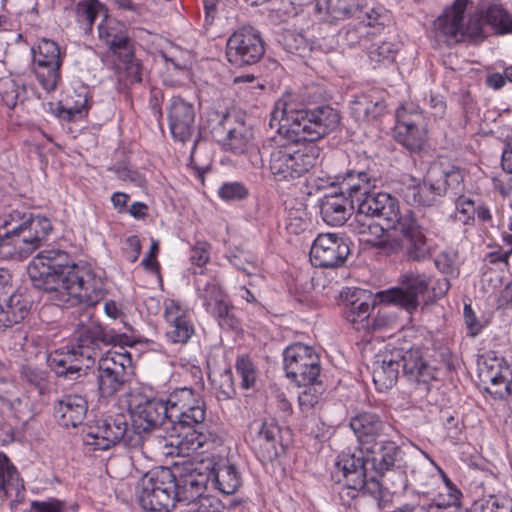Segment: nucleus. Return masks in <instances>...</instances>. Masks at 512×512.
I'll return each mask as SVG.
<instances>
[{
    "label": "nucleus",
    "instance_id": "f257e3e1",
    "mask_svg": "<svg viewBox=\"0 0 512 512\" xmlns=\"http://www.w3.org/2000/svg\"><path fill=\"white\" fill-rule=\"evenodd\" d=\"M271 121H278L280 132L293 142H309L298 147L294 143L277 146L270 154L269 169L276 181H294L310 171L321 157L315 141L335 130L340 115L330 106L313 109L287 110L285 103H277Z\"/></svg>",
    "mask_w": 512,
    "mask_h": 512
},
{
    "label": "nucleus",
    "instance_id": "f03ea898",
    "mask_svg": "<svg viewBox=\"0 0 512 512\" xmlns=\"http://www.w3.org/2000/svg\"><path fill=\"white\" fill-rule=\"evenodd\" d=\"M37 289L43 290L56 305L95 306L105 295L104 281L86 263H75L63 250L40 251L27 268Z\"/></svg>",
    "mask_w": 512,
    "mask_h": 512
},
{
    "label": "nucleus",
    "instance_id": "7ed1b4c3",
    "mask_svg": "<svg viewBox=\"0 0 512 512\" xmlns=\"http://www.w3.org/2000/svg\"><path fill=\"white\" fill-rule=\"evenodd\" d=\"M399 215L398 199L389 193L379 192L359 200L355 217L349 225L364 242L382 247L387 241L386 230L374 218L385 220L388 228L395 230Z\"/></svg>",
    "mask_w": 512,
    "mask_h": 512
},
{
    "label": "nucleus",
    "instance_id": "20e7f679",
    "mask_svg": "<svg viewBox=\"0 0 512 512\" xmlns=\"http://www.w3.org/2000/svg\"><path fill=\"white\" fill-rule=\"evenodd\" d=\"M469 4L470 0H455L438 16L433 23V31L438 41L452 45L466 39L479 42L485 38L481 19L470 17L466 20L465 12Z\"/></svg>",
    "mask_w": 512,
    "mask_h": 512
},
{
    "label": "nucleus",
    "instance_id": "39448f33",
    "mask_svg": "<svg viewBox=\"0 0 512 512\" xmlns=\"http://www.w3.org/2000/svg\"><path fill=\"white\" fill-rule=\"evenodd\" d=\"M138 500L148 512H170L178 501L175 495V473L170 468L146 474L140 481Z\"/></svg>",
    "mask_w": 512,
    "mask_h": 512
},
{
    "label": "nucleus",
    "instance_id": "423d86ee",
    "mask_svg": "<svg viewBox=\"0 0 512 512\" xmlns=\"http://www.w3.org/2000/svg\"><path fill=\"white\" fill-rule=\"evenodd\" d=\"M131 354L120 346L109 350L98 361L97 389L100 398L108 399L126 389L130 382Z\"/></svg>",
    "mask_w": 512,
    "mask_h": 512
},
{
    "label": "nucleus",
    "instance_id": "0eeeda50",
    "mask_svg": "<svg viewBox=\"0 0 512 512\" xmlns=\"http://www.w3.org/2000/svg\"><path fill=\"white\" fill-rule=\"evenodd\" d=\"M84 442L93 446L94 450H107L112 446L123 443L128 448H137L143 443V435L129 427L124 414L108 416L90 427L84 436Z\"/></svg>",
    "mask_w": 512,
    "mask_h": 512
},
{
    "label": "nucleus",
    "instance_id": "6e6552de",
    "mask_svg": "<svg viewBox=\"0 0 512 512\" xmlns=\"http://www.w3.org/2000/svg\"><path fill=\"white\" fill-rule=\"evenodd\" d=\"M210 464L186 463L176 468L175 473V495L179 504L192 509L209 502L205 496L207 484L210 480Z\"/></svg>",
    "mask_w": 512,
    "mask_h": 512
},
{
    "label": "nucleus",
    "instance_id": "1a4fd4ad",
    "mask_svg": "<svg viewBox=\"0 0 512 512\" xmlns=\"http://www.w3.org/2000/svg\"><path fill=\"white\" fill-rule=\"evenodd\" d=\"M169 421L171 429L201 427L205 420V403L199 393L192 388L182 387L168 396Z\"/></svg>",
    "mask_w": 512,
    "mask_h": 512
},
{
    "label": "nucleus",
    "instance_id": "9d476101",
    "mask_svg": "<svg viewBox=\"0 0 512 512\" xmlns=\"http://www.w3.org/2000/svg\"><path fill=\"white\" fill-rule=\"evenodd\" d=\"M264 53L261 34L251 26L239 28L227 40L226 57L235 67L253 66L261 60Z\"/></svg>",
    "mask_w": 512,
    "mask_h": 512
},
{
    "label": "nucleus",
    "instance_id": "9b49d317",
    "mask_svg": "<svg viewBox=\"0 0 512 512\" xmlns=\"http://www.w3.org/2000/svg\"><path fill=\"white\" fill-rule=\"evenodd\" d=\"M395 139L410 152L423 150L428 138L423 113L413 104L402 105L396 111Z\"/></svg>",
    "mask_w": 512,
    "mask_h": 512
},
{
    "label": "nucleus",
    "instance_id": "f8f14e48",
    "mask_svg": "<svg viewBox=\"0 0 512 512\" xmlns=\"http://www.w3.org/2000/svg\"><path fill=\"white\" fill-rule=\"evenodd\" d=\"M286 376L298 386L313 383L320 376V358L315 350L302 343L288 346L283 352Z\"/></svg>",
    "mask_w": 512,
    "mask_h": 512
},
{
    "label": "nucleus",
    "instance_id": "ddd939ff",
    "mask_svg": "<svg viewBox=\"0 0 512 512\" xmlns=\"http://www.w3.org/2000/svg\"><path fill=\"white\" fill-rule=\"evenodd\" d=\"M431 279L419 271H407L400 276L399 286L378 293L381 302L393 304L412 313L419 306V296L429 288Z\"/></svg>",
    "mask_w": 512,
    "mask_h": 512
},
{
    "label": "nucleus",
    "instance_id": "4468645a",
    "mask_svg": "<svg viewBox=\"0 0 512 512\" xmlns=\"http://www.w3.org/2000/svg\"><path fill=\"white\" fill-rule=\"evenodd\" d=\"M32 53L34 72L41 86L47 91L55 90L61 80L62 56L59 45L50 39H42L37 49H32Z\"/></svg>",
    "mask_w": 512,
    "mask_h": 512
},
{
    "label": "nucleus",
    "instance_id": "2eb2a0df",
    "mask_svg": "<svg viewBox=\"0 0 512 512\" xmlns=\"http://www.w3.org/2000/svg\"><path fill=\"white\" fill-rule=\"evenodd\" d=\"M168 398H142L137 404L129 405L132 427L141 435L149 433L164 426L165 430L171 429L169 421Z\"/></svg>",
    "mask_w": 512,
    "mask_h": 512
},
{
    "label": "nucleus",
    "instance_id": "dca6fc26",
    "mask_svg": "<svg viewBox=\"0 0 512 512\" xmlns=\"http://www.w3.org/2000/svg\"><path fill=\"white\" fill-rule=\"evenodd\" d=\"M479 377L482 382H489L486 390L496 398H506L511 394L512 370L503 358L493 351L487 352L478 359Z\"/></svg>",
    "mask_w": 512,
    "mask_h": 512
},
{
    "label": "nucleus",
    "instance_id": "f3484780",
    "mask_svg": "<svg viewBox=\"0 0 512 512\" xmlns=\"http://www.w3.org/2000/svg\"><path fill=\"white\" fill-rule=\"evenodd\" d=\"M350 427L355 433L359 448L364 451L377 445V442L386 437H398L396 428L380 418L379 415L363 412L352 417Z\"/></svg>",
    "mask_w": 512,
    "mask_h": 512
},
{
    "label": "nucleus",
    "instance_id": "a211bd4d",
    "mask_svg": "<svg viewBox=\"0 0 512 512\" xmlns=\"http://www.w3.org/2000/svg\"><path fill=\"white\" fill-rule=\"evenodd\" d=\"M349 254L346 239L335 233H325L314 240L310 260L316 267L334 268L343 265Z\"/></svg>",
    "mask_w": 512,
    "mask_h": 512
},
{
    "label": "nucleus",
    "instance_id": "6ab92c4d",
    "mask_svg": "<svg viewBox=\"0 0 512 512\" xmlns=\"http://www.w3.org/2000/svg\"><path fill=\"white\" fill-rule=\"evenodd\" d=\"M395 230L404 238L405 254L409 260L420 261L430 255L425 228L412 210L400 211Z\"/></svg>",
    "mask_w": 512,
    "mask_h": 512
},
{
    "label": "nucleus",
    "instance_id": "aec40b11",
    "mask_svg": "<svg viewBox=\"0 0 512 512\" xmlns=\"http://www.w3.org/2000/svg\"><path fill=\"white\" fill-rule=\"evenodd\" d=\"M77 344L72 346L74 351L91 350L94 353H100L103 347L113 345L118 350L117 346H127L131 342L126 334L116 333L112 329H106L101 324L92 322L78 330Z\"/></svg>",
    "mask_w": 512,
    "mask_h": 512
},
{
    "label": "nucleus",
    "instance_id": "412c9836",
    "mask_svg": "<svg viewBox=\"0 0 512 512\" xmlns=\"http://www.w3.org/2000/svg\"><path fill=\"white\" fill-rule=\"evenodd\" d=\"M325 5L326 12L336 20L366 18L369 24H385L389 19L383 7H371L368 0H325Z\"/></svg>",
    "mask_w": 512,
    "mask_h": 512
},
{
    "label": "nucleus",
    "instance_id": "4be33fe9",
    "mask_svg": "<svg viewBox=\"0 0 512 512\" xmlns=\"http://www.w3.org/2000/svg\"><path fill=\"white\" fill-rule=\"evenodd\" d=\"M168 121L175 140L182 143L189 141L196 132L193 104L181 97H173L168 106Z\"/></svg>",
    "mask_w": 512,
    "mask_h": 512
},
{
    "label": "nucleus",
    "instance_id": "5701e85b",
    "mask_svg": "<svg viewBox=\"0 0 512 512\" xmlns=\"http://www.w3.org/2000/svg\"><path fill=\"white\" fill-rule=\"evenodd\" d=\"M378 177L375 172L348 170L344 174L328 175L326 184L329 186L340 185L341 193H348L352 198L351 202L362 200L367 195H376L377 193H370L369 190L375 187Z\"/></svg>",
    "mask_w": 512,
    "mask_h": 512
},
{
    "label": "nucleus",
    "instance_id": "b1692460",
    "mask_svg": "<svg viewBox=\"0 0 512 512\" xmlns=\"http://www.w3.org/2000/svg\"><path fill=\"white\" fill-rule=\"evenodd\" d=\"M440 167L434 164L421 183L412 184L404 191L405 200L414 205L432 206L445 194V185L437 181Z\"/></svg>",
    "mask_w": 512,
    "mask_h": 512
},
{
    "label": "nucleus",
    "instance_id": "393cba45",
    "mask_svg": "<svg viewBox=\"0 0 512 512\" xmlns=\"http://www.w3.org/2000/svg\"><path fill=\"white\" fill-rule=\"evenodd\" d=\"M251 448L261 462L272 461L277 457V444L280 440V428L273 421L254 423Z\"/></svg>",
    "mask_w": 512,
    "mask_h": 512
},
{
    "label": "nucleus",
    "instance_id": "a878e982",
    "mask_svg": "<svg viewBox=\"0 0 512 512\" xmlns=\"http://www.w3.org/2000/svg\"><path fill=\"white\" fill-rule=\"evenodd\" d=\"M400 363L403 373L409 381L418 385H427L436 379L437 369L432 366L418 348H412L405 352L401 350Z\"/></svg>",
    "mask_w": 512,
    "mask_h": 512
},
{
    "label": "nucleus",
    "instance_id": "bb28decb",
    "mask_svg": "<svg viewBox=\"0 0 512 512\" xmlns=\"http://www.w3.org/2000/svg\"><path fill=\"white\" fill-rule=\"evenodd\" d=\"M398 437H386L385 439L377 442L374 447L365 450V453L370 456L373 469L379 473L392 470L400 465L403 460L404 452L400 445L397 443Z\"/></svg>",
    "mask_w": 512,
    "mask_h": 512
},
{
    "label": "nucleus",
    "instance_id": "cd10ccee",
    "mask_svg": "<svg viewBox=\"0 0 512 512\" xmlns=\"http://www.w3.org/2000/svg\"><path fill=\"white\" fill-rule=\"evenodd\" d=\"M99 38L109 46L119 59H129L133 54L134 43L125 27L116 21L106 20L98 25Z\"/></svg>",
    "mask_w": 512,
    "mask_h": 512
},
{
    "label": "nucleus",
    "instance_id": "c85d7f7f",
    "mask_svg": "<svg viewBox=\"0 0 512 512\" xmlns=\"http://www.w3.org/2000/svg\"><path fill=\"white\" fill-rule=\"evenodd\" d=\"M88 402L83 395L68 393L55 401L54 416L65 427H76L85 419Z\"/></svg>",
    "mask_w": 512,
    "mask_h": 512
},
{
    "label": "nucleus",
    "instance_id": "c756f323",
    "mask_svg": "<svg viewBox=\"0 0 512 512\" xmlns=\"http://www.w3.org/2000/svg\"><path fill=\"white\" fill-rule=\"evenodd\" d=\"M365 451L357 448L354 451L343 452L336 461V467L342 472L344 482L360 486L367 485V459Z\"/></svg>",
    "mask_w": 512,
    "mask_h": 512
},
{
    "label": "nucleus",
    "instance_id": "7c9ffc66",
    "mask_svg": "<svg viewBox=\"0 0 512 512\" xmlns=\"http://www.w3.org/2000/svg\"><path fill=\"white\" fill-rule=\"evenodd\" d=\"M401 350L378 355L373 363V382L379 391L393 387L399 375Z\"/></svg>",
    "mask_w": 512,
    "mask_h": 512
},
{
    "label": "nucleus",
    "instance_id": "2f4dec72",
    "mask_svg": "<svg viewBox=\"0 0 512 512\" xmlns=\"http://www.w3.org/2000/svg\"><path fill=\"white\" fill-rule=\"evenodd\" d=\"M30 302L19 293L8 294L0 302V330L21 322L30 311Z\"/></svg>",
    "mask_w": 512,
    "mask_h": 512
},
{
    "label": "nucleus",
    "instance_id": "473e14b6",
    "mask_svg": "<svg viewBox=\"0 0 512 512\" xmlns=\"http://www.w3.org/2000/svg\"><path fill=\"white\" fill-rule=\"evenodd\" d=\"M78 360L79 358L72 347L67 351L56 350L47 358L49 367L56 375L69 380H77L82 377L83 367L77 363Z\"/></svg>",
    "mask_w": 512,
    "mask_h": 512
},
{
    "label": "nucleus",
    "instance_id": "72a5a7b5",
    "mask_svg": "<svg viewBox=\"0 0 512 512\" xmlns=\"http://www.w3.org/2000/svg\"><path fill=\"white\" fill-rule=\"evenodd\" d=\"M320 214L325 223L331 226H342L351 215L348 200L337 194L325 195L320 200Z\"/></svg>",
    "mask_w": 512,
    "mask_h": 512
},
{
    "label": "nucleus",
    "instance_id": "f704fd0d",
    "mask_svg": "<svg viewBox=\"0 0 512 512\" xmlns=\"http://www.w3.org/2000/svg\"><path fill=\"white\" fill-rule=\"evenodd\" d=\"M210 464V479H213L214 486L223 494L235 493L241 485V477L236 467L228 462Z\"/></svg>",
    "mask_w": 512,
    "mask_h": 512
},
{
    "label": "nucleus",
    "instance_id": "c9c22d12",
    "mask_svg": "<svg viewBox=\"0 0 512 512\" xmlns=\"http://www.w3.org/2000/svg\"><path fill=\"white\" fill-rule=\"evenodd\" d=\"M374 307V304L368 300H362L361 297L348 300L345 309L346 319L357 330H374L376 328L375 320L371 319V311Z\"/></svg>",
    "mask_w": 512,
    "mask_h": 512
},
{
    "label": "nucleus",
    "instance_id": "e433bc0d",
    "mask_svg": "<svg viewBox=\"0 0 512 512\" xmlns=\"http://www.w3.org/2000/svg\"><path fill=\"white\" fill-rule=\"evenodd\" d=\"M473 18L481 19L482 25H489L496 35L512 34V15L500 3L489 4L479 16Z\"/></svg>",
    "mask_w": 512,
    "mask_h": 512
},
{
    "label": "nucleus",
    "instance_id": "4c0bfd02",
    "mask_svg": "<svg viewBox=\"0 0 512 512\" xmlns=\"http://www.w3.org/2000/svg\"><path fill=\"white\" fill-rule=\"evenodd\" d=\"M201 428L202 426L171 429L176 434L179 456H189L208 444L210 435L201 431Z\"/></svg>",
    "mask_w": 512,
    "mask_h": 512
},
{
    "label": "nucleus",
    "instance_id": "58836bf2",
    "mask_svg": "<svg viewBox=\"0 0 512 512\" xmlns=\"http://www.w3.org/2000/svg\"><path fill=\"white\" fill-rule=\"evenodd\" d=\"M146 437L143 435V447L155 457L179 456L176 434L164 436L161 427L150 432Z\"/></svg>",
    "mask_w": 512,
    "mask_h": 512
},
{
    "label": "nucleus",
    "instance_id": "ea45409f",
    "mask_svg": "<svg viewBox=\"0 0 512 512\" xmlns=\"http://www.w3.org/2000/svg\"><path fill=\"white\" fill-rule=\"evenodd\" d=\"M40 244L34 240L26 226H23L10 241L9 248H1L0 254L6 258L25 259L40 248Z\"/></svg>",
    "mask_w": 512,
    "mask_h": 512
},
{
    "label": "nucleus",
    "instance_id": "a19ab883",
    "mask_svg": "<svg viewBox=\"0 0 512 512\" xmlns=\"http://www.w3.org/2000/svg\"><path fill=\"white\" fill-rule=\"evenodd\" d=\"M385 24L379 23H368L366 18L362 19H351V21L345 25L341 31L343 42L349 47H354L360 44L368 36L375 34Z\"/></svg>",
    "mask_w": 512,
    "mask_h": 512
},
{
    "label": "nucleus",
    "instance_id": "79ce46f5",
    "mask_svg": "<svg viewBox=\"0 0 512 512\" xmlns=\"http://www.w3.org/2000/svg\"><path fill=\"white\" fill-rule=\"evenodd\" d=\"M371 495L376 501L378 506H380L381 499L383 498V489L380 482L371 477L368 481L367 485L354 486L352 484L344 482L341 490L339 491V499L342 505L346 507H350L352 501L359 495Z\"/></svg>",
    "mask_w": 512,
    "mask_h": 512
},
{
    "label": "nucleus",
    "instance_id": "37998d69",
    "mask_svg": "<svg viewBox=\"0 0 512 512\" xmlns=\"http://www.w3.org/2000/svg\"><path fill=\"white\" fill-rule=\"evenodd\" d=\"M88 99L86 94L74 92L67 96L65 104H58L54 114L65 121H77L87 115Z\"/></svg>",
    "mask_w": 512,
    "mask_h": 512
},
{
    "label": "nucleus",
    "instance_id": "c03bdc74",
    "mask_svg": "<svg viewBox=\"0 0 512 512\" xmlns=\"http://www.w3.org/2000/svg\"><path fill=\"white\" fill-rule=\"evenodd\" d=\"M29 213L14 210L0 218V249L9 248L11 238L27 223Z\"/></svg>",
    "mask_w": 512,
    "mask_h": 512
},
{
    "label": "nucleus",
    "instance_id": "a18cd8bd",
    "mask_svg": "<svg viewBox=\"0 0 512 512\" xmlns=\"http://www.w3.org/2000/svg\"><path fill=\"white\" fill-rule=\"evenodd\" d=\"M370 63L374 66L392 64L399 51L398 44L391 41H374L367 48Z\"/></svg>",
    "mask_w": 512,
    "mask_h": 512
},
{
    "label": "nucleus",
    "instance_id": "49530a36",
    "mask_svg": "<svg viewBox=\"0 0 512 512\" xmlns=\"http://www.w3.org/2000/svg\"><path fill=\"white\" fill-rule=\"evenodd\" d=\"M101 10L102 4L98 0H82L76 5V21L85 33L91 32L93 24Z\"/></svg>",
    "mask_w": 512,
    "mask_h": 512
},
{
    "label": "nucleus",
    "instance_id": "de8ad7c7",
    "mask_svg": "<svg viewBox=\"0 0 512 512\" xmlns=\"http://www.w3.org/2000/svg\"><path fill=\"white\" fill-rule=\"evenodd\" d=\"M0 96L3 103L13 109L25 99L26 88L11 77H4L0 79Z\"/></svg>",
    "mask_w": 512,
    "mask_h": 512
},
{
    "label": "nucleus",
    "instance_id": "09e8293b",
    "mask_svg": "<svg viewBox=\"0 0 512 512\" xmlns=\"http://www.w3.org/2000/svg\"><path fill=\"white\" fill-rule=\"evenodd\" d=\"M20 378L27 385L34 387L41 395L49 387L48 372L32 365H23L20 368Z\"/></svg>",
    "mask_w": 512,
    "mask_h": 512
},
{
    "label": "nucleus",
    "instance_id": "8fccbe9b",
    "mask_svg": "<svg viewBox=\"0 0 512 512\" xmlns=\"http://www.w3.org/2000/svg\"><path fill=\"white\" fill-rule=\"evenodd\" d=\"M466 512H512V500L504 496L491 495L475 501Z\"/></svg>",
    "mask_w": 512,
    "mask_h": 512
},
{
    "label": "nucleus",
    "instance_id": "3c124183",
    "mask_svg": "<svg viewBox=\"0 0 512 512\" xmlns=\"http://www.w3.org/2000/svg\"><path fill=\"white\" fill-rule=\"evenodd\" d=\"M440 174L437 177L438 182L445 185V193L450 192L453 196H460L464 191L463 174L459 168L453 167L451 170H445L441 164Z\"/></svg>",
    "mask_w": 512,
    "mask_h": 512
},
{
    "label": "nucleus",
    "instance_id": "603ef678",
    "mask_svg": "<svg viewBox=\"0 0 512 512\" xmlns=\"http://www.w3.org/2000/svg\"><path fill=\"white\" fill-rule=\"evenodd\" d=\"M194 334L193 324L185 317L170 323L166 337L171 343L185 344Z\"/></svg>",
    "mask_w": 512,
    "mask_h": 512
},
{
    "label": "nucleus",
    "instance_id": "864d4df0",
    "mask_svg": "<svg viewBox=\"0 0 512 512\" xmlns=\"http://www.w3.org/2000/svg\"><path fill=\"white\" fill-rule=\"evenodd\" d=\"M196 287L199 297L204 301L205 307L226 296L214 278L197 279Z\"/></svg>",
    "mask_w": 512,
    "mask_h": 512
},
{
    "label": "nucleus",
    "instance_id": "5fc2aeb1",
    "mask_svg": "<svg viewBox=\"0 0 512 512\" xmlns=\"http://www.w3.org/2000/svg\"><path fill=\"white\" fill-rule=\"evenodd\" d=\"M25 226L29 229L34 236V240H36L40 246L47 240V237L52 231V224L48 218L31 213H29L27 217Z\"/></svg>",
    "mask_w": 512,
    "mask_h": 512
},
{
    "label": "nucleus",
    "instance_id": "6e6d98bb",
    "mask_svg": "<svg viewBox=\"0 0 512 512\" xmlns=\"http://www.w3.org/2000/svg\"><path fill=\"white\" fill-rule=\"evenodd\" d=\"M206 310L217 318L221 326H227L229 328H235L237 326V319L231 313V308L226 296L207 306Z\"/></svg>",
    "mask_w": 512,
    "mask_h": 512
},
{
    "label": "nucleus",
    "instance_id": "4d7b16f0",
    "mask_svg": "<svg viewBox=\"0 0 512 512\" xmlns=\"http://www.w3.org/2000/svg\"><path fill=\"white\" fill-rule=\"evenodd\" d=\"M304 386L306 388L298 396V402L302 410H310L321 401L324 388L318 379Z\"/></svg>",
    "mask_w": 512,
    "mask_h": 512
},
{
    "label": "nucleus",
    "instance_id": "13d9d810",
    "mask_svg": "<svg viewBox=\"0 0 512 512\" xmlns=\"http://www.w3.org/2000/svg\"><path fill=\"white\" fill-rule=\"evenodd\" d=\"M18 478L16 467L5 453L0 452V492L4 491L7 495L8 490L14 486V482H17Z\"/></svg>",
    "mask_w": 512,
    "mask_h": 512
},
{
    "label": "nucleus",
    "instance_id": "bf43d9fd",
    "mask_svg": "<svg viewBox=\"0 0 512 512\" xmlns=\"http://www.w3.org/2000/svg\"><path fill=\"white\" fill-rule=\"evenodd\" d=\"M431 465L428 467H419L412 471L414 480L423 488L430 487L437 481V475L430 474L431 471H436L438 474L445 479L447 483H450V480L446 477V474L443 470L438 467L432 460H430Z\"/></svg>",
    "mask_w": 512,
    "mask_h": 512
},
{
    "label": "nucleus",
    "instance_id": "052dcab7",
    "mask_svg": "<svg viewBox=\"0 0 512 512\" xmlns=\"http://www.w3.org/2000/svg\"><path fill=\"white\" fill-rule=\"evenodd\" d=\"M235 369L242 379L241 385L243 388L248 389L254 386L257 378V372L250 358L245 356L238 357Z\"/></svg>",
    "mask_w": 512,
    "mask_h": 512
},
{
    "label": "nucleus",
    "instance_id": "680f3d73",
    "mask_svg": "<svg viewBox=\"0 0 512 512\" xmlns=\"http://www.w3.org/2000/svg\"><path fill=\"white\" fill-rule=\"evenodd\" d=\"M247 187L241 182H224L219 190L218 195L222 200L235 201L242 200L248 196Z\"/></svg>",
    "mask_w": 512,
    "mask_h": 512
},
{
    "label": "nucleus",
    "instance_id": "e2e57ef3",
    "mask_svg": "<svg viewBox=\"0 0 512 512\" xmlns=\"http://www.w3.org/2000/svg\"><path fill=\"white\" fill-rule=\"evenodd\" d=\"M455 206H456V219L464 224L469 223L470 220L473 219L475 214V205L474 201L471 198L465 197L463 195L455 196Z\"/></svg>",
    "mask_w": 512,
    "mask_h": 512
},
{
    "label": "nucleus",
    "instance_id": "0e129e2a",
    "mask_svg": "<svg viewBox=\"0 0 512 512\" xmlns=\"http://www.w3.org/2000/svg\"><path fill=\"white\" fill-rule=\"evenodd\" d=\"M248 145L247 138L240 130L230 129L227 133L224 147L234 154H242L246 151Z\"/></svg>",
    "mask_w": 512,
    "mask_h": 512
},
{
    "label": "nucleus",
    "instance_id": "69168bd1",
    "mask_svg": "<svg viewBox=\"0 0 512 512\" xmlns=\"http://www.w3.org/2000/svg\"><path fill=\"white\" fill-rule=\"evenodd\" d=\"M125 70V77L130 84L142 82V65L135 58V52L133 51L132 56L129 59H119Z\"/></svg>",
    "mask_w": 512,
    "mask_h": 512
},
{
    "label": "nucleus",
    "instance_id": "338daca9",
    "mask_svg": "<svg viewBox=\"0 0 512 512\" xmlns=\"http://www.w3.org/2000/svg\"><path fill=\"white\" fill-rule=\"evenodd\" d=\"M218 400H228L235 396L233 376L231 371L223 372L219 377V386L216 392Z\"/></svg>",
    "mask_w": 512,
    "mask_h": 512
},
{
    "label": "nucleus",
    "instance_id": "774afa93",
    "mask_svg": "<svg viewBox=\"0 0 512 512\" xmlns=\"http://www.w3.org/2000/svg\"><path fill=\"white\" fill-rule=\"evenodd\" d=\"M66 503L56 498L45 501H32L31 512H65Z\"/></svg>",
    "mask_w": 512,
    "mask_h": 512
}]
</instances>
